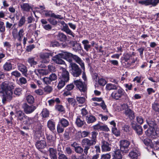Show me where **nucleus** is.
Listing matches in <instances>:
<instances>
[{"mask_svg": "<svg viewBox=\"0 0 159 159\" xmlns=\"http://www.w3.org/2000/svg\"><path fill=\"white\" fill-rule=\"evenodd\" d=\"M35 145L38 149H43L46 146V143L44 140H41L37 142Z\"/></svg>", "mask_w": 159, "mask_h": 159, "instance_id": "b1692460", "label": "nucleus"}, {"mask_svg": "<svg viewBox=\"0 0 159 159\" xmlns=\"http://www.w3.org/2000/svg\"><path fill=\"white\" fill-rule=\"evenodd\" d=\"M55 108L57 110L60 112H63L65 111V108L62 105H56L55 106Z\"/></svg>", "mask_w": 159, "mask_h": 159, "instance_id": "79ce46f5", "label": "nucleus"}, {"mask_svg": "<svg viewBox=\"0 0 159 159\" xmlns=\"http://www.w3.org/2000/svg\"><path fill=\"white\" fill-rule=\"evenodd\" d=\"M112 133L116 136H118L120 135V132L119 130L115 127L112 128Z\"/></svg>", "mask_w": 159, "mask_h": 159, "instance_id": "49530a36", "label": "nucleus"}, {"mask_svg": "<svg viewBox=\"0 0 159 159\" xmlns=\"http://www.w3.org/2000/svg\"><path fill=\"white\" fill-rule=\"evenodd\" d=\"M22 107L25 113L28 114L33 112L37 107L34 105H29L26 103H24L22 106Z\"/></svg>", "mask_w": 159, "mask_h": 159, "instance_id": "1a4fd4ad", "label": "nucleus"}, {"mask_svg": "<svg viewBox=\"0 0 159 159\" xmlns=\"http://www.w3.org/2000/svg\"><path fill=\"white\" fill-rule=\"evenodd\" d=\"M63 26V29L64 31L67 34L74 37V34L73 32L69 29L67 25L63 21L59 22Z\"/></svg>", "mask_w": 159, "mask_h": 159, "instance_id": "2eb2a0df", "label": "nucleus"}, {"mask_svg": "<svg viewBox=\"0 0 159 159\" xmlns=\"http://www.w3.org/2000/svg\"><path fill=\"white\" fill-rule=\"evenodd\" d=\"M118 86L111 83L107 84L106 85V89L108 90H116L117 89Z\"/></svg>", "mask_w": 159, "mask_h": 159, "instance_id": "7c9ffc66", "label": "nucleus"}, {"mask_svg": "<svg viewBox=\"0 0 159 159\" xmlns=\"http://www.w3.org/2000/svg\"><path fill=\"white\" fill-rule=\"evenodd\" d=\"M48 126L50 130H53L55 129V123L52 120H49L48 122Z\"/></svg>", "mask_w": 159, "mask_h": 159, "instance_id": "c9c22d12", "label": "nucleus"}, {"mask_svg": "<svg viewBox=\"0 0 159 159\" xmlns=\"http://www.w3.org/2000/svg\"><path fill=\"white\" fill-rule=\"evenodd\" d=\"M60 72L61 73V76L60 79L68 82L69 80V74L68 72L66 69L62 67L60 68Z\"/></svg>", "mask_w": 159, "mask_h": 159, "instance_id": "9d476101", "label": "nucleus"}, {"mask_svg": "<svg viewBox=\"0 0 159 159\" xmlns=\"http://www.w3.org/2000/svg\"><path fill=\"white\" fill-rule=\"evenodd\" d=\"M147 122L149 126V127H153L155 128L156 127V123L153 120H147Z\"/></svg>", "mask_w": 159, "mask_h": 159, "instance_id": "37998d69", "label": "nucleus"}, {"mask_svg": "<svg viewBox=\"0 0 159 159\" xmlns=\"http://www.w3.org/2000/svg\"><path fill=\"white\" fill-rule=\"evenodd\" d=\"M152 107L154 111L159 112V103L156 102H154L152 104Z\"/></svg>", "mask_w": 159, "mask_h": 159, "instance_id": "ea45409f", "label": "nucleus"}, {"mask_svg": "<svg viewBox=\"0 0 159 159\" xmlns=\"http://www.w3.org/2000/svg\"><path fill=\"white\" fill-rule=\"evenodd\" d=\"M57 79V76L54 73H52L49 77H45L43 79V81L46 84H50L51 82Z\"/></svg>", "mask_w": 159, "mask_h": 159, "instance_id": "f8f14e48", "label": "nucleus"}, {"mask_svg": "<svg viewBox=\"0 0 159 159\" xmlns=\"http://www.w3.org/2000/svg\"><path fill=\"white\" fill-rule=\"evenodd\" d=\"M34 92L38 95H43L44 92L41 89H38L35 90Z\"/></svg>", "mask_w": 159, "mask_h": 159, "instance_id": "0e129e2a", "label": "nucleus"}, {"mask_svg": "<svg viewBox=\"0 0 159 159\" xmlns=\"http://www.w3.org/2000/svg\"><path fill=\"white\" fill-rule=\"evenodd\" d=\"M76 99L79 103L83 104L85 101V98L83 97H77Z\"/></svg>", "mask_w": 159, "mask_h": 159, "instance_id": "6e6d98bb", "label": "nucleus"}, {"mask_svg": "<svg viewBox=\"0 0 159 159\" xmlns=\"http://www.w3.org/2000/svg\"><path fill=\"white\" fill-rule=\"evenodd\" d=\"M33 129L34 131L39 133L42 132L43 130V126L41 124L38 119L37 121H36L34 124Z\"/></svg>", "mask_w": 159, "mask_h": 159, "instance_id": "ddd939ff", "label": "nucleus"}, {"mask_svg": "<svg viewBox=\"0 0 159 159\" xmlns=\"http://www.w3.org/2000/svg\"><path fill=\"white\" fill-rule=\"evenodd\" d=\"M136 120L137 122L140 124H142L143 122V119L141 116H138L136 117Z\"/></svg>", "mask_w": 159, "mask_h": 159, "instance_id": "338daca9", "label": "nucleus"}, {"mask_svg": "<svg viewBox=\"0 0 159 159\" xmlns=\"http://www.w3.org/2000/svg\"><path fill=\"white\" fill-rule=\"evenodd\" d=\"M37 117H29L26 116L23 123L25 125L29 126L32 124H34L36 121H37Z\"/></svg>", "mask_w": 159, "mask_h": 159, "instance_id": "9b49d317", "label": "nucleus"}, {"mask_svg": "<svg viewBox=\"0 0 159 159\" xmlns=\"http://www.w3.org/2000/svg\"><path fill=\"white\" fill-rule=\"evenodd\" d=\"M58 39L61 41H65L66 39V37L65 35L62 33H60L57 35Z\"/></svg>", "mask_w": 159, "mask_h": 159, "instance_id": "58836bf2", "label": "nucleus"}, {"mask_svg": "<svg viewBox=\"0 0 159 159\" xmlns=\"http://www.w3.org/2000/svg\"><path fill=\"white\" fill-rule=\"evenodd\" d=\"M47 138L48 141V145L49 146H55L56 142L54 140V138L51 135H49L47 136Z\"/></svg>", "mask_w": 159, "mask_h": 159, "instance_id": "393cba45", "label": "nucleus"}, {"mask_svg": "<svg viewBox=\"0 0 159 159\" xmlns=\"http://www.w3.org/2000/svg\"><path fill=\"white\" fill-rule=\"evenodd\" d=\"M91 140L95 144L96 142L97 136L98 134V133L96 131H93L91 132Z\"/></svg>", "mask_w": 159, "mask_h": 159, "instance_id": "f704fd0d", "label": "nucleus"}, {"mask_svg": "<svg viewBox=\"0 0 159 159\" xmlns=\"http://www.w3.org/2000/svg\"><path fill=\"white\" fill-rule=\"evenodd\" d=\"M70 66L71 67V73L74 77H79L81 73V70L78 65L75 63H71Z\"/></svg>", "mask_w": 159, "mask_h": 159, "instance_id": "39448f33", "label": "nucleus"}, {"mask_svg": "<svg viewBox=\"0 0 159 159\" xmlns=\"http://www.w3.org/2000/svg\"><path fill=\"white\" fill-rule=\"evenodd\" d=\"M59 123L61 124L62 126L64 127H66L69 125L68 121L64 118H62L60 120Z\"/></svg>", "mask_w": 159, "mask_h": 159, "instance_id": "2f4dec72", "label": "nucleus"}, {"mask_svg": "<svg viewBox=\"0 0 159 159\" xmlns=\"http://www.w3.org/2000/svg\"><path fill=\"white\" fill-rule=\"evenodd\" d=\"M21 90L20 88L16 89L14 92V94L16 95L19 96L21 93Z\"/></svg>", "mask_w": 159, "mask_h": 159, "instance_id": "052dcab7", "label": "nucleus"}, {"mask_svg": "<svg viewBox=\"0 0 159 159\" xmlns=\"http://www.w3.org/2000/svg\"><path fill=\"white\" fill-rule=\"evenodd\" d=\"M86 117L87 122L88 124L93 123L96 120L95 117L93 116L89 115Z\"/></svg>", "mask_w": 159, "mask_h": 159, "instance_id": "72a5a7b5", "label": "nucleus"}, {"mask_svg": "<svg viewBox=\"0 0 159 159\" xmlns=\"http://www.w3.org/2000/svg\"><path fill=\"white\" fill-rule=\"evenodd\" d=\"M24 32V31L23 29H21L18 32V36L19 37V38H18V40L19 41H20L22 39V37L23 36V33ZM18 36V35H17Z\"/></svg>", "mask_w": 159, "mask_h": 159, "instance_id": "69168bd1", "label": "nucleus"}, {"mask_svg": "<svg viewBox=\"0 0 159 159\" xmlns=\"http://www.w3.org/2000/svg\"><path fill=\"white\" fill-rule=\"evenodd\" d=\"M34 72L38 76H40V75H46L48 73L47 71L43 69L35 70L34 71Z\"/></svg>", "mask_w": 159, "mask_h": 159, "instance_id": "cd10ccee", "label": "nucleus"}, {"mask_svg": "<svg viewBox=\"0 0 159 159\" xmlns=\"http://www.w3.org/2000/svg\"><path fill=\"white\" fill-rule=\"evenodd\" d=\"M52 88L50 86H47L45 87L44 88V92L48 93H50L52 91Z\"/></svg>", "mask_w": 159, "mask_h": 159, "instance_id": "5fc2aeb1", "label": "nucleus"}, {"mask_svg": "<svg viewBox=\"0 0 159 159\" xmlns=\"http://www.w3.org/2000/svg\"><path fill=\"white\" fill-rule=\"evenodd\" d=\"M113 156V158L115 159H122V156L121 154L120 151L119 149L115 151Z\"/></svg>", "mask_w": 159, "mask_h": 159, "instance_id": "473e14b6", "label": "nucleus"}, {"mask_svg": "<svg viewBox=\"0 0 159 159\" xmlns=\"http://www.w3.org/2000/svg\"><path fill=\"white\" fill-rule=\"evenodd\" d=\"M65 152L66 154L70 155L72 154L74 151L69 147H67L65 148Z\"/></svg>", "mask_w": 159, "mask_h": 159, "instance_id": "3c124183", "label": "nucleus"}, {"mask_svg": "<svg viewBox=\"0 0 159 159\" xmlns=\"http://www.w3.org/2000/svg\"><path fill=\"white\" fill-rule=\"evenodd\" d=\"M73 58L76 62L80 65L82 69H84V63L80 58L77 55L73 54Z\"/></svg>", "mask_w": 159, "mask_h": 159, "instance_id": "4be33fe9", "label": "nucleus"}, {"mask_svg": "<svg viewBox=\"0 0 159 159\" xmlns=\"http://www.w3.org/2000/svg\"><path fill=\"white\" fill-rule=\"evenodd\" d=\"M139 154V152L137 150H133L131 152L129 153L130 157L134 159H137Z\"/></svg>", "mask_w": 159, "mask_h": 159, "instance_id": "c756f323", "label": "nucleus"}, {"mask_svg": "<svg viewBox=\"0 0 159 159\" xmlns=\"http://www.w3.org/2000/svg\"><path fill=\"white\" fill-rule=\"evenodd\" d=\"M27 61L31 66L34 67V66L37 64V62L34 61V58L33 57L29 58Z\"/></svg>", "mask_w": 159, "mask_h": 159, "instance_id": "a19ab883", "label": "nucleus"}, {"mask_svg": "<svg viewBox=\"0 0 159 159\" xmlns=\"http://www.w3.org/2000/svg\"><path fill=\"white\" fill-rule=\"evenodd\" d=\"M44 14L46 16L53 17L54 13H52L51 11H45Z\"/></svg>", "mask_w": 159, "mask_h": 159, "instance_id": "13d9d810", "label": "nucleus"}, {"mask_svg": "<svg viewBox=\"0 0 159 159\" xmlns=\"http://www.w3.org/2000/svg\"><path fill=\"white\" fill-rule=\"evenodd\" d=\"M48 151L51 159H57V152L56 149L50 148H49Z\"/></svg>", "mask_w": 159, "mask_h": 159, "instance_id": "a211bd4d", "label": "nucleus"}, {"mask_svg": "<svg viewBox=\"0 0 159 159\" xmlns=\"http://www.w3.org/2000/svg\"><path fill=\"white\" fill-rule=\"evenodd\" d=\"M5 70L9 71L10 69V62H6L3 66Z\"/></svg>", "mask_w": 159, "mask_h": 159, "instance_id": "680f3d73", "label": "nucleus"}, {"mask_svg": "<svg viewBox=\"0 0 159 159\" xmlns=\"http://www.w3.org/2000/svg\"><path fill=\"white\" fill-rule=\"evenodd\" d=\"M90 134V132L88 131H79L76 134V137L79 138H85L88 136Z\"/></svg>", "mask_w": 159, "mask_h": 159, "instance_id": "412c9836", "label": "nucleus"}, {"mask_svg": "<svg viewBox=\"0 0 159 159\" xmlns=\"http://www.w3.org/2000/svg\"><path fill=\"white\" fill-rule=\"evenodd\" d=\"M71 55L68 56V55H64V58L66 59L67 61H68L70 63H73L72 62V58H73V54L71 53Z\"/></svg>", "mask_w": 159, "mask_h": 159, "instance_id": "8fccbe9b", "label": "nucleus"}, {"mask_svg": "<svg viewBox=\"0 0 159 159\" xmlns=\"http://www.w3.org/2000/svg\"><path fill=\"white\" fill-rule=\"evenodd\" d=\"M145 134L148 136H150L153 138H155L157 136L154 128L149 127L145 132Z\"/></svg>", "mask_w": 159, "mask_h": 159, "instance_id": "4468645a", "label": "nucleus"}, {"mask_svg": "<svg viewBox=\"0 0 159 159\" xmlns=\"http://www.w3.org/2000/svg\"><path fill=\"white\" fill-rule=\"evenodd\" d=\"M20 6L22 10L28 12L31 8V7L27 3H22L21 4Z\"/></svg>", "mask_w": 159, "mask_h": 159, "instance_id": "c85d7f7f", "label": "nucleus"}, {"mask_svg": "<svg viewBox=\"0 0 159 159\" xmlns=\"http://www.w3.org/2000/svg\"><path fill=\"white\" fill-rule=\"evenodd\" d=\"M75 152L79 154L82 153L83 151V148L80 146H78L75 149Z\"/></svg>", "mask_w": 159, "mask_h": 159, "instance_id": "4d7b16f0", "label": "nucleus"}, {"mask_svg": "<svg viewBox=\"0 0 159 159\" xmlns=\"http://www.w3.org/2000/svg\"><path fill=\"white\" fill-rule=\"evenodd\" d=\"M52 53L51 52H45L41 53L40 55V57L43 59V61L44 63L48 62L49 61L48 59H47L48 58L52 56Z\"/></svg>", "mask_w": 159, "mask_h": 159, "instance_id": "dca6fc26", "label": "nucleus"}, {"mask_svg": "<svg viewBox=\"0 0 159 159\" xmlns=\"http://www.w3.org/2000/svg\"><path fill=\"white\" fill-rule=\"evenodd\" d=\"M82 43L84 45V49L86 52H89L91 47V45L89 44V41L88 40H84Z\"/></svg>", "mask_w": 159, "mask_h": 159, "instance_id": "a878e982", "label": "nucleus"}, {"mask_svg": "<svg viewBox=\"0 0 159 159\" xmlns=\"http://www.w3.org/2000/svg\"><path fill=\"white\" fill-rule=\"evenodd\" d=\"M58 159H68L66 155L63 154L58 153Z\"/></svg>", "mask_w": 159, "mask_h": 159, "instance_id": "774afa93", "label": "nucleus"}, {"mask_svg": "<svg viewBox=\"0 0 159 159\" xmlns=\"http://www.w3.org/2000/svg\"><path fill=\"white\" fill-rule=\"evenodd\" d=\"M84 118L81 117V116H78L76 119L75 123L77 126L79 127H81L85 123Z\"/></svg>", "mask_w": 159, "mask_h": 159, "instance_id": "6ab92c4d", "label": "nucleus"}, {"mask_svg": "<svg viewBox=\"0 0 159 159\" xmlns=\"http://www.w3.org/2000/svg\"><path fill=\"white\" fill-rule=\"evenodd\" d=\"M48 20L51 24L53 25H55L57 24V21L54 19L50 18L48 19Z\"/></svg>", "mask_w": 159, "mask_h": 159, "instance_id": "e2e57ef3", "label": "nucleus"}, {"mask_svg": "<svg viewBox=\"0 0 159 159\" xmlns=\"http://www.w3.org/2000/svg\"><path fill=\"white\" fill-rule=\"evenodd\" d=\"M130 144L129 142L126 140H123L120 141V149L121 151L124 153H127L129 150V146Z\"/></svg>", "mask_w": 159, "mask_h": 159, "instance_id": "6e6552de", "label": "nucleus"}, {"mask_svg": "<svg viewBox=\"0 0 159 159\" xmlns=\"http://www.w3.org/2000/svg\"><path fill=\"white\" fill-rule=\"evenodd\" d=\"M122 108L125 110V114L130 119H133L135 117L134 112L129 108L128 105L124 104L121 105Z\"/></svg>", "mask_w": 159, "mask_h": 159, "instance_id": "20e7f679", "label": "nucleus"}, {"mask_svg": "<svg viewBox=\"0 0 159 159\" xmlns=\"http://www.w3.org/2000/svg\"><path fill=\"white\" fill-rule=\"evenodd\" d=\"M117 90L113 92L111 95L113 98L118 100L124 96L126 94L122 88L120 87L119 89L117 88Z\"/></svg>", "mask_w": 159, "mask_h": 159, "instance_id": "423d86ee", "label": "nucleus"}, {"mask_svg": "<svg viewBox=\"0 0 159 159\" xmlns=\"http://www.w3.org/2000/svg\"><path fill=\"white\" fill-rule=\"evenodd\" d=\"M27 102L29 104H32L34 102V99L33 96L31 95H28L26 98Z\"/></svg>", "mask_w": 159, "mask_h": 159, "instance_id": "e433bc0d", "label": "nucleus"}, {"mask_svg": "<svg viewBox=\"0 0 159 159\" xmlns=\"http://www.w3.org/2000/svg\"><path fill=\"white\" fill-rule=\"evenodd\" d=\"M111 155L110 153L103 154L101 155L100 159H110Z\"/></svg>", "mask_w": 159, "mask_h": 159, "instance_id": "603ef678", "label": "nucleus"}, {"mask_svg": "<svg viewBox=\"0 0 159 159\" xmlns=\"http://www.w3.org/2000/svg\"><path fill=\"white\" fill-rule=\"evenodd\" d=\"M66 82H65L64 80L60 79V80L59 81L57 86V88L59 89H61L65 85L66 83Z\"/></svg>", "mask_w": 159, "mask_h": 159, "instance_id": "a18cd8bd", "label": "nucleus"}, {"mask_svg": "<svg viewBox=\"0 0 159 159\" xmlns=\"http://www.w3.org/2000/svg\"><path fill=\"white\" fill-rule=\"evenodd\" d=\"M81 143V145L84 148V152L86 155L88 154V151L90 148V147L95 144L92 140L87 138L83 139Z\"/></svg>", "mask_w": 159, "mask_h": 159, "instance_id": "7ed1b4c3", "label": "nucleus"}, {"mask_svg": "<svg viewBox=\"0 0 159 159\" xmlns=\"http://www.w3.org/2000/svg\"><path fill=\"white\" fill-rule=\"evenodd\" d=\"M16 116L17 117L18 120L23 121L26 116L22 111H19L16 112Z\"/></svg>", "mask_w": 159, "mask_h": 159, "instance_id": "aec40b11", "label": "nucleus"}, {"mask_svg": "<svg viewBox=\"0 0 159 159\" xmlns=\"http://www.w3.org/2000/svg\"><path fill=\"white\" fill-rule=\"evenodd\" d=\"M88 114V111L84 108H83L81 110V115H82L81 117L84 118L87 116L86 115Z\"/></svg>", "mask_w": 159, "mask_h": 159, "instance_id": "864d4df0", "label": "nucleus"}, {"mask_svg": "<svg viewBox=\"0 0 159 159\" xmlns=\"http://www.w3.org/2000/svg\"><path fill=\"white\" fill-rule=\"evenodd\" d=\"M64 55H68V56H71V55L70 53L67 52H62L61 53H60L53 57L52 58V60L57 64H64L65 61L62 59L64 57Z\"/></svg>", "mask_w": 159, "mask_h": 159, "instance_id": "f03ea898", "label": "nucleus"}, {"mask_svg": "<svg viewBox=\"0 0 159 159\" xmlns=\"http://www.w3.org/2000/svg\"><path fill=\"white\" fill-rule=\"evenodd\" d=\"M149 5L156 6L159 3V0H146Z\"/></svg>", "mask_w": 159, "mask_h": 159, "instance_id": "4c0bfd02", "label": "nucleus"}, {"mask_svg": "<svg viewBox=\"0 0 159 159\" xmlns=\"http://www.w3.org/2000/svg\"><path fill=\"white\" fill-rule=\"evenodd\" d=\"M42 116L43 117H48L49 115V112L46 108L43 109L41 113Z\"/></svg>", "mask_w": 159, "mask_h": 159, "instance_id": "de8ad7c7", "label": "nucleus"}, {"mask_svg": "<svg viewBox=\"0 0 159 159\" xmlns=\"http://www.w3.org/2000/svg\"><path fill=\"white\" fill-rule=\"evenodd\" d=\"M111 145L107 142L103 141L102 142V150L103 152H108L111 150Z\"/></svg>", "mask_w": 159, "mask_h": 159, "instance_id": "f3484780", "label": "nucleus"}, {"mask_svg": "<svg viewBox=\"0 0 159 159\" xmlns=\"http://www.w3.org/2000/svg\"><path fill=\"white\" fill-rule=\"evenodd\" d=\"M98 83L100 85L104 86L106 84L107 82L104 79L101 78L99 79Z\"/></svg>", "mask_w": 159, "mask_h": 159, "instance_id": "bf43d9fd", "label": "nucleus"}, {"mask_svg": "<svg viewBox=\"0 0 159 159\" xmlns=\"http://www.w3.org/2000/svg\"><path fill=\"white\" fill-rule=\"evenodd\" d=\"M10 87L8 82L5 81L0 84V94L2 95V102L3 103L10 98V93L9 92Z\"/></svg>", "mask_w": 159, "mask_h": 159, "instance_id": "f257e3e1", "label": "nucleus"}, {"mask_svg": "<svg viewBox=\"0 0 159 159\" xmlns=\"http://www.w3.org/2000/svg\"><path fill=\"white\" fill-rule=\"evenodd\" d=\"M132 127L139 135H141L143 133V129L141 126L135 124H132Z\"/></svg>", "mask_w": 159, "mask_h": 159, "instance_id": "5701e85b", "label": "nucleus"}, {"mask_svg": "<svg viewBox=\"0 0 159 159\" xmlns=\"http://www.w3.org/2000/svg\"><path fill=\"white\" fill-rule=\"evenodd\" d=\"M25 22V16H22L20 19L19 23L18 26L20 27H21L23 25Z\"/></svg>", "mask_w": 159, "mask_h": 159, "instance_id": "09e8293b", "label": "nucleus"}, {"mask_svg": "<svg viewBox=\"0 0 159 159\" xmlns=\"http://www.w3.org/2000/svg\"><path fill=\"white\" fill-rule=\"evenodd\" d=\"M74 84L81 92H84L87 90L86 85L80 79L74 80Z\"/></svg>", "mask_w": 159, "mask_h": 159, "instance_id": "0eeeda50", "label": "nucleus"}, {"mask_svg": "<svg viewBox=\"0 0 159 159\" xmlns=\"http://www.w3.org/2000/svg\"><path fill=\"white\" fill-rule=\"evenodd\" d=\"M18 67L19 70L23 73L24 75L26 76V75H27V71L26 67L25 65L22 64H19L18 66Z\"/></svg>", "mask_w": 159, "mask_h": 159, "instance_id": "bb28decb", "label": "nucleus"}, {"mask_svg": "<svg viewBox=\"0 0 159 159\" xmlns=\"http://www.w3.org/2000/svg\"><path fill=\"white\" fill-rule=\"evenodd\" d=\"M67 100L68 102L73 107L75 106L77 104L76 102L75 99L73 98H68Z\"/></svg>", "mask_w": 159, "mask_h": 159, "instance_id": "c03bdc74", "label": "nucleus"}]
</instances>
